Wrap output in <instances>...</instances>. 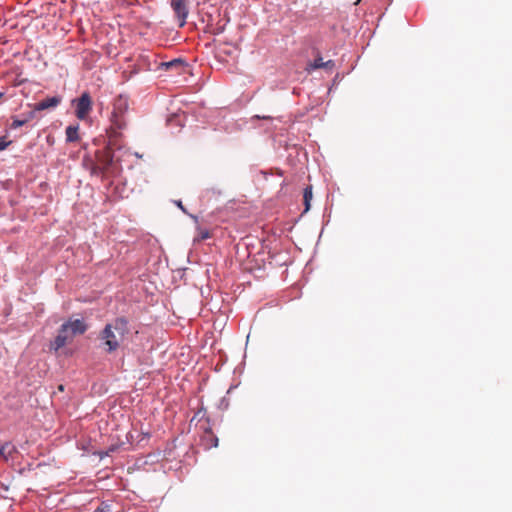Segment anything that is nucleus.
<instances>
[{"instance_id": "obj_11", "label": "nucleus", "mask_w": 512, "mask_h": 512, "mask_svg": "<svg viewBox=\"0 0 512 512\" xmlns=\"http://www.w3.org/2000/svg\"><path fill=\"white\" fill-rule=\"evenodd\" d=\"M79 126L70 125L66 128V140L67 142H77L79 140Z\"/></svg>"}, {"instance_id": "obj_12", "label": "nucleus", "mask_w": 512, "mask_h": 512, "mask_svg": "<svg viewBox=\"0 0 512 512\" xmlns=\"http://www.w3.org/2000/svg\"><path fill=\"white\" fill-rule=\"evenodd\" d=\"M162 66H164L166 70L177 69L179 70L178 73H180V71L184 70L185 68L183 61L180 59H175L170 62L163 63Z\"/></svg>"}, {"instance_id": "obj_6", "label": "nucleus", "mask_w": 512, "mask_h": 512, "mask_svg": "<svg viewBox=\"0 0 512 512\" xmlns=\"http://www.w3.org/2000/svg\"><path fill=\"white\" fill-rule=\"evenodd\" d=\"M171 6L178 18L179 26L183 27L186 23V19L188 16V7L186 0H172Z\"/></svg>"}, {"instance_id": "obj_7", "label": "nucleus", "mask_w": 512, "mask_h": 512, "mask_svg": "<svg viewBox=\"0 0 512 512\" xmlns=\"http://www.w3.org/2000/svg\"><path fill=\"white\" fill-rule=\"evenodd\" d=\"M128 108H129L128 98L123 95H119L118 97L115 98V100L113 102L112 112L117 113V114L126 115Z\"/></svg>"}, {"instance_id": "obj_15", "label": "nucleus", "mask_w": 512, "mask_h": 512, "mask_svg": "<svg viewBox=\"0 0 512 512\" xmlns=\"http://www.w3.org/2000/svg\"><path fill=\"white\" fill-rule=\"evenodd\" d=\"M90 172L92 175L101 176L102 178L108 174L97 162L91 166Z\"/></svg>"}, {"instance_id": "obj_14", "label": "nucleus", "mask_w": 512, "mask_h": 512, "mask_svg": "<svg viewBox=\"0 0 512 512\" xmlns=\"http://www.w3.org/2000/svg\"><path fill=\"white\" fill-rule=\"evenodd\" d=\"M15 451L14 446H12L10 443H5L0 448V455L4 457L5 460H8V458L11 456V454Z\"/></svg>"}, {"instance_id": "obj_1", "label": "nucleus", "mask_w": 512, "mask_h": 512, "mask_svg": "<svg viewBox=\"0 0 512 512\" xmlns=\"http://www.w3.org/2000/svg\"><path fill=\"white\" fill-rule=\"evenodd\" d=\"M129 333L128 321L121 317L115 319L112 323L106 324L99 334L104 350L112 353L120 347L126 335Z\"/></svg>"}, {"instance_id": "obj_13", "label": "nucleus", "mask_w": 512, "mask_h": 512, "mask_svg": "<svg viewBox=\"0 0 512 512\" xmlns=\"http://www.w3.org/2000/svg\"><path fill=\"white\" fill-rule=\"evenodd\" d=\"M312 197H313L312 186H307L303 192V201H304V205H305V212H307L310 209V203H311Z\"/></svg>"}, {"instance_id": "obj_9", "label": "nucleus", "mask_w": 512, "mask_h": 512, "mask_svg": "<svg viewBox=\"0 0 512 512\" xmlns=\"http://www.w3.org/2000/svg\"><path fill=\"white\" fill-rule=\"evenodd\" d=\"M201 441L205 445L206 448H212L218 446V438L214 435L211 429H206Z\"/></svg>"}, {"instance_id": "obj_16", "label": "nucleus", "mask_w": 512, "mask_h": 512, "mask_svg": "<svg viewBox=\"0 0 512 512\" xmlns=\"http://www.w3.org/2000/svg\"><path fill=\"white\" fill-rule=\"evenodd\" d=\"M210 237H211V234L207 229H199L198 236L195 238V241H203Z\"/></svg>"}, {"instance_id": "obj_17", "label": "nucleus", "mask_w": 512, "mask_h": 512, "mask_svg": "<svg viewBox=\"0 0 512 512\" xmlns=\"http://www.w3.org/2000/svg\"><path fill=\"white\" fill-rule=\"evenodd\" d=\"M27 122V120H19V119H14L12 124H11V128L12 129H17L23 125H25Z\"/></svg>"}, {"instance_id": "obj_19", "label": "nucleus", "mask_w": 512, "mask_h": 512, "mask_svg": "<svg viewBox=\"0 0 512 512\" xmlns=\"http://www.w3.org/2000/svg\"><path fill=\"white\" fill-rule=\"evenodd\" d=\"M177 206H178L182 211H184V212H185V208L183 207V205H182V202H181V201H178V202H177Z\"/></svg>"}, {"instance_id": "obj_21", "label": "nucleus", "mask_w": 512, "mask_h": 512, "mask_svg": "<svg viewBox=\"0 0 512 512\" xmlns=\"http://www.w3.org/2000/svg\"><path fill=\"white\" fill-rule=\"evenodd\" d=\"M3 96H4V93L0 92V100L3 98Z\"/></svg>"}, {"instance_id": "obj_8", "label": "nucleus", "mask_w": 512, "mask_h": 512, "mask_svg": "<svg viewBox=\"0 0 512 512\" xmlns=\"http://www.w3.org/2000/svg\"><path fill=\"white\" fill-rule=\"evenodd\" d=\"M60 101H61L60 97H57V96L48 97V98L38 102L35 105L34 109L36 111H42V110H46L48 108H54L59 105Z\"/></svg>"}, {"instance_id": "obj_18", "label": "nucleus", "mask_w": 512, "mask_h": 512, "mask_svg": "<svg viewBox=\"0 0 512 512\" xmlns=\"http://www.w3.org/2000/svg\"><path fill=\"white\" fill-rule=\"evenodd\" d=\"M10 141H7L6 137H0V151L6 149Z\"/></svg>"}, {"instance_id": "obj_3", "label": "nucleus", "mask_w": 512, "mask_h": 512, "mask_svg": "<svg viewBox=\"0 0 512 512\" xmlns=\"http://www.w3.org/2000/svg\"><path fill=\"white\" fill-rule=\"evenodd\" d=\"M110 128L107 130L110 144H117L118 138L121 136V131L127 127L126 115L111 113Z\"/></svg>"}, {"instance_id": "obj_4", "label": "nucleus", "mask_w": 512, "mask_h": 512, "mask_svg": "<svg viewBox=\"0 0 512 512\" xmlns=\"http://www.w3.org/2000/svg\"><path fill=\"white\" fill-rule=\"evenodd\" d=\"M75 105V115L79 120H85L92 111V98L88 92H83L81 96L73 100Z\"/></svg>"}, {"instance_id": "obj_2", "label": "nucleus", "mask_w": 512, "mask_h": 512, "mask_svg": "<svg viewBox=\"0 0 512 512\" xmlns=\"http://www.w3.org/2000/svg\"><path fill=\"white\" fill-rule=\"evenodd\" d=\"M86 330L87 325L80 319L68 321L62 324L58 331V335L50 344V349L58 351L60 348L71 343L75 336L84 334Z\"/></svg>"}, {"instance_id": "obj_20", "label": "nucleus", "mask_w": 512, "mask_h": 512, "mask_svg": "<svg viewBox=\"0 0 512 512\" xmlns=\"http://www.w3.org/2000/svg\"><path fill=\"white\" fill-rule=\"evenodd\" d=\"M256 118H258V119H270L269 116H258V115L256 116Z\"/></svg>"}, {"instance_id": "obj_5", "label": "nucleus", "mask_w": 512, "mask_h": 512, "mask_svg": "<svg viewBox=\"0 0 512 512\" xmlns=\"http://www.w3.org/2000/svg\"><path fill=\"white\" fill-rule=\"evenodd\" d=\"M111 145L109 143V145L107 147H105L104 149L102 150H98L96 152V162L102 167L104 168V170L108 173L110 167L112 166L113 164V160H114V152L111 148Z\"/></svg>"}, {"instance_id": "obj_10", "label": "nucleus", "mask_w": 512, "mask_h": 512, "mask_svg": "<svg viewBox=\"0 0 512 512\" xmlns=\"http://www.w3.org/2000/svg\"><path fill=\"white\" fill-rule=\"evenodd\" d=\"M309 66L312 70L320 68L331 70L335 66V64L334 61L332 60L323 61V58L319 56L315 58L314 61Z\"/></svg>"}]
</instances>
